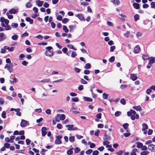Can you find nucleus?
I'll list each match as a JSON object with an SVG mask.
<instances>
[{"mask_svg":"<svg viewBox=\"0 0 155 155\" xmlns=\"http://www.w3.org/2000/svg\"><path fill=\"white\" fill-rule=\"evenodd\" d=\"M52 48L51 46H49L46 48V50L45 53L46 55L49 57H51L53 55V53L52 51L51 50Z\"/></svg>","mask_w":155,"mask_h":155,"instance_id":"f257e3e1","label":"nucleus"},{"mask_svg":"<svg viewBox=\"0 0 155 155\" xmlns=\"http://www.w3.org/2000/svg\"><path fill=\"white\" fill-rule=\"evenodd\" d=\"M65 116L64 114H58L55 117V119L56 121L59 122L60 120H64L65 119Z\"/></svg>","mask_w":155,"mask_h":155,"instance_id":"f03ea898","label":"nucleus"},{"mask_svg":"<svg viewBox=\"0 0 155 155\" xmlns=\"http://www.w3.org/2000/svg\"><path fill=\"white\" fill-rule=\"evenodd\" d=\"M13 65L12 64L10 63L9 64H6L4 67L5 68H7L10 73H11L12 71V68Z\"/></svg>","mask_w":155,"mask_h":155,"instance_id":"7ed1b4c3","label":"nucleus"},{"mask_svg":"<svg viewBox=\"0 0 155 155\" xmlns=\"http://www.w3.org/2000/svg\"><path fill=\"white\" fill-rule=\"evenodd\" d=\"M62 138L61 136H58L56 137V139L54 143L57 144H59L62 143L61 139Z\"/></svg>","mask_w":155,"mask_h":155,"instance_id":"20e7f679","label":"nucleus"},{"mask_svg":"<svg viewBox=\"0 0 155 155\" xmlns=\"http://www.w3.org/2000/svg\"><path fill=\"white\" fill-rule=\"evenodd\" d=\"M66 127H68V128L67 130H77L78 128L76 127H73L74 126L72 124L71 125H65Z\"/></svg>","mask_w":155,"mask_h":155,"instance_id":"39448f33","label":"nucleus"},{"mask_svg":"<svg viewBox=\"0 0 155 155\" xmlns=\"http://www.w3.org/2000/svg\"><path fill=\"white\" fill-rule=\"evenodd\" d=\"M142 130L143 131V134H145L147 132V130L148 129V126L146 124L143 123L142 124Z\"/></svg>","mask_w":155,"mask_h":155,"instance_id":"423d86ee","label":"nucleus"},{"mask_svg":"<svg viewBox=\"0 0 155 155\" xmlns=\"http://www.w3.org/2000/svg\"><path fill=\"white\" fill-rule=\"evenodd\" d=\"M148 149L152 152L155 151V145L154 144H150L149 145Z\"/></svg>","mask_w":155,"mask_h":155,"instance_id":"0eeeda50","label":"nucleus"},{"mask_svg":"<svg viewBox=\"0 0 155 155\" xmlns=\"http://www.w3.org/2000/svg\"><path fill=\"white\" fill-rule=\"evenodd\" d=\"M130 78L133 81H135L137 78V75L134 74H131L130 75Z\"/></svg>","mask_w":155,"mask_h":155,"instance_id":"6e6552de","label":"nucleus"},{"mask_svg":"<svg viewBox=\"0 0 155 155\" xmlns=\"http://www.w3.org/2000/svg\"><path fill=\"white\" fill-rule=\"evenodd\" d=\"M148 60L149 61V64H151L154 63V62H155V58L151 57L148 58Z\"/></svg>","mask_w":155,"mask_h":155,"instance_id":"1a4fd4ad","label":"nucleus"},{"mask_svg":"<svg viewBox=\"0 0 155 155\" xmlns=\"http://www.w3.org/2000/svg\"><path fill=\"white\" fill-rule=\"evenodd\" d=\"M27 123V121L25 120L22 119L20 124V125L22 127H25Z\"/></svg>","mask_w":155,"mask_h":155,"instance_id":"9d476101","label":"nucleus"},{"mask_svg":"<svg viewBox=\"0 0 155 155\" xmlns=\"http://www.w3.org/2000/svg\"><path fill=\"white\" fill-rule=\"evenodd\" d=\"M81 21L85 20L82 14H78L76 16Z\"/></svg>","mask_w":155,"mask_h":155,"instance_id":"9b49d317","label":"nucleus"},{"mask_svg":"<svg viewBox=\"0 0 155 155\" xmlns=\"http://www.w3.org/2000/svg\"><path fill=\"white\" fill-rule=\"evenodd\" d=\"M47 129L45 127H43L41 129L42 135V136H45L47 133L46 131Z\"/></svg>","mask_w":155,"mask_h":155,"instance_id":"f8f14e48","label":"nucleus"},{"mask_svg":"<svg viewBox=\"0 0 155 155\" xmlns=\"http://www.w3.org/2000/svg\"><path fill=\"white\" fill-rule=\"evenodd\" d=\"M140 50V48L139 45L136 46L134 50V52L135 53H138Z\"/></svg>","mask_w":155,"mask_h":155,"instance_id":"ddd939ff","label":"nucleus"},{"mask_svg":"<svg viewBox=\"0 0 155 155\" xmlns=\"http://www.w3.org/2000/svg\"><path fill=\"white\" fill-rule=\"evenodd\" d=\"M6 38V37L3 33H0V41H2Z\"/></svg>","mask_w":155,"mask_h":155,"instance_id":"4468645a","label":"nucleus"},{"mask_svg":"<svg viewBox=\"0 0 155 155\" xmlns=\"http://www.w3.org/2000/svg\"><path fill=\"white\" fill-rule=\"evenodd\" d=\"M133 108L136 110H137L141 111L142 110V109L141 108L140 106H134Z\"/></svg>","mask_w":155,"mask_h":155,"instance_id":"2eb2a0df","label":"nucleus"},{"mask_svg":"<svg viewBox=\"0 0 155 155\" xmlns=\"http://www.w3.org/2000/svg\"><path fill=\"white\" fill-rule=\"evenodd\" d=\"M109 142L107 140L104 141L103 143V145L104 146H106V147H111L110 145H109Z\"/></svg>","mask_w":155,"mask_h":155,"instance_id":"dca6fc26","label":"nucleus"},{"mask_svg":"<svg viewBox=\"0 0 155 155\" xmlns=\"http://www.w3.org/2000/svg\"><path fill=\"white\" fill-rule=\"evenodd\" d=\"M133 5L134 8L138 9L140 8L139 5V4L134 2L133 3Z\"/></svg>","mask_w":155,"mask_h":155,"instance_id":"f3484780","label":"nucleus"},{"mask_svg":"<svg viewBox=\"0 0 155 155\" xmlns=\"http://www.w3.org/2000/svg\"><path fill=\"white\" fill-rule=\"evenodd\" d=\"M18 12V10L14 9H12L9 11V13L10 14H15Z\"/></svg>","mask_w":155,"mask_h":155,"instance_id":"a211bd4d","label":"nucleus"},{"mask_svg":"<svg viewBox=\"0 0 155 155\" xmlns=\"http://www.w3.org/2000/svg\"><path fill=\"white\" fill-rule=\"evenodd\" d=\"M83 99L85 101L90 102H92V99L91 98L87 97H84Z\"/></svg>","mask_w":155,"mask_h":155,"instance_id":"6ab92c4d","label":"nucleus"},{"mask_svg":"<svg viewBox=\"0 0 155 155\" xmlns=\"http://www.w3.org/2000/svg\"><path fill=\"white\" fill-rule=\"evenodd\" d=\"M137 149L136 148L133 149L130 153V155H137L136 153L137 152Z\"/></svg>","mask_w":155,"mask_h":155,"instance_id":"aec40b11","label":"nucleus"},{"mask_svg":"<svg viewBox=\"0 0 155 155\" xmlns=\"http://www.w3.org/2000/svg\"><path fill=\"white\" fill-rule=\"evenodd\" d=\"M26 21H27L29 22L30 24H32L33 23V20L32 19H31L30 17H27L25 19Z\"/></svg>","mask_w":155,"mask_h":155,"instance_id":"412c9836","label":"nucleus"},{"mask_svg":"<svg viewBox=\"0 0 155 155\" xmlns=\"http://www.w3.org/2000/svg\"><path fill=\"white\" fill-rule=\"evenodd\" d=\"M67 47L69 48L72 49L74 50H76L77 49L74 47L72 45L68 44L67 45Z\"/></svg>","mask_w":155,"mask_h":155,"instance_id":"4be33fe9","label":"nucleus"},{"mask_svg":"<svg viewBox=\"0 0 155 155\" xmlns=\"http://www.w3.org/2000/svg\"><path fill=\"white\" fill-rule=\"evenodd\" d=\"M63 29L66 33H68L69 31V30L66 26L63 25Z\"/></svg>","mask_w":155,"mask_h":155,"instance_id":"5701e85b","label":"nucleus"},{"mask_svg":"<svg viewBox=\"0 0 155 155\" xmlns=\"http://www.w3.org/2000/svg\"><path fill=\"white\" fill-rule=\"evenodd\" d=\"M74 149V148L72 147L70 149L67 151V154L69 155H71L73 153L72 150Z\"/></svg>","mask_w":155,"mask_h":155,"instance_id":"b1692460","label":"nucleus"},{"mask_svg":"<svg viewBox=\"0 0 155 155\" xmlns=\"http://www.w3.org/2000/svg\"><path fill=\"white\" fill-rule=\"evenodd\" d=\"M63 52L67 55H68V53H67L68 49L66 48H64L62 50Z\"/></svg>","mask_w":155,"mask_h":155,"instance_id":"393cba45","label":"nucleus"},{"mask_svg":"<svg viewBox=\"0 0 155 155\" xmlns=\"http://www.w3.org/2000/svg\"><path fill=\"white\" fill-rule=\"evenodd\" d=\"M134 19L136 21L139 19V15L137 14H135L134 16Z\"/></svg>","mask_w":155,"mask_h":155,"instance_id":"a878e982","label":"nucleus"},{"mask_svg":"<svg viewBox=\"0 0 155 155\" xmlns=\"http://www.w3.org/2000/svg\"><path fill=\"white\" fill-rule=\"evenodd\" d=\"M149 152L148 151H145L142 152L140 153V155H148Z\"/></svg>","mask_w":155,"mask_h":155,"instance_id":"bb28decb","label":"nucleus"},{"mask_svg":"<svg viewBox=\"0 0 155 155\" xmlns=\"http://www.w3.org/2000/svg\"><path fill=\"white\" fill-rule=\"evenodd\" d=\"M91 67V65L89 63L86 64L84 67V68L86 69H89Z\"/></svg>","mask_w":155,"mask_h":155,"instance_id":"cd10ccee","label":"nucleus"},{"mask_svg":"<svg viewBox=\"0 0 155 155\" xmlns=\"http://www.w3.org/2000/svg\"><path fill=\"white\" fill-rule=\"evenodd\" d=\"M11 25L12 27L13 28H16L18 27V24L17 23H12Z\"/></svg>","mask_w":155,"mask_h":155,"instance_id":"c85d7f7f","label":"nucleus"},{"mask_svg":"<svg viewBox=\"0 0 155 155\" xmlns=\"http://www.w3.org/2000/svg\"><path fill=\"white\" fill-rule=\"evenodd\" d=\"M18 38V36L17 35H14L12 37V39L13 40H16Z\"/></svg>","mask_w":155,"mask_h":155,"instance_id":"c756f323","label":"nucleus"},{"mask_svg":"<svg viewBox=\"0 0 155 155\" xmlns=\"http://www.w3.org/2000/svg\"><path fill=\"white\" fill-rule=\"evenodd\" d=\"M69 20V19L67 18H64L62 20V22L63 23L65 24L68 22Z\"/></svg>","mask_w":155,"mask_h":155,"instance_id":"7c9ffc66","label":"nucleus"},{"mask_svg":"<svg viewBox=\"0 0 155 155\" xmlns=\"http://www.w3.org/2000/svg\"><path fill=\"white\" fill-rule=\"evenodd\" d=\"M136 143L137 144V147L138 148H141L143 146V144L139 142H137Z\"/></svg>","mask_w":155,"mask_h":155,"instance_id":"2f4dec72","label":"nucleus"},{"mask_svg":"<svg viewBox=\"0 0 155 155\" xmlns=\"http://www.w3.org/2000/svg\"><path fill=\"white\" fill-rule=\"evenodd\" d=\"M6 25H5V29L6 30H10L11 28L10 26L8 24Z\"/></svg>","mask_w":155,"mask_h":155,"instance_id":"473e14b6","label":"nucleus"},{"mask_svg":"<svg viewBox=\"0 0 155 155\" xmlns=\"http://www.w3.org/2000/svg\"><path fill=\"white\" fill-rule=\"evenodd\" d=\"M32 6V4L30 2L27 3L26 5V7L27 8H29L31 7Z\"/></svg>","mask_w":155,"mask_h":155,"instance_id":"72a5a7b5","label":"nucleus"},{"mask_svg":"<svg viewBox=\"0 0 155 155\" xmlns=\"http://www.w3.org/2000/svg\"><path fill=\"white\" fill-rule=\"evenodd\" d=\"M77 55V54L76 52L74 51L72 52L71 57L72 58H74Z\"/></svg>","mask_w":155,"mask_h":155,"instance_id":"f704fd0d","label":"nucleus"},{"mask_svg":"<svg viewBox=\"0 0 155 155\" xmlns=\"http://www.w3.org/2000/svg\"><path fill=\"white\" fill-rule=\"evenodd\" d=\"M108 96V95L105 93H104L103 94V97L104 99H106L107 98Z\"/></svg>","mask_w":155,"mask_h":155,"instance_id":"c9c22d12","label":"nucleus"},{"mask_svg":"<svg viewBox=\"0 0 155 155\" xmlns=\"http://www.w3.org/2000/svg\"><path fill=\"white\" fill-rule=\"evenodd\" d=\"M121 114V112L119 111H117L115 113V115L116 117H118Z\"/></svg>","mask_w":155,"mask_h":155,"instance_id":"e433bc0d","label":"nucleus"},{"mask_svg":"<svg viewBox=\"0 0 155 155\" xmlns=\"http://www.w3.org/2000/svg\"><path fill=\"white\" fill-rule=\"evenodd\" d=\"M130 32L129 31H127L124 35V36L126 38H128L129 36Z\"/></svg>","mask_w":155,"mask_h":155,"instance_id":"4c0bfd02","label":"nucleus"},{"mask_svg":"<svg viewBox=\"0 0 155 155\" xmlns=\"http://www.w3.org/2000/svg\"><path fill=\"white\" fill-rule=\"evenodd\" d=\"M72 100L73 102H77L78 101L79 99L77 97H74L72 98Z\"/></svg>","mask_w":155,"mask_h":155,"instance_id":"58836bf2","label":"nucleus"},{"mask_svg":"<svg viewBox=\"0 0 155 155\" xmlns=\"http://www.w3.org/2000/svg\"><path fill=\"white\" fill-rule=\"evenodd\" d=\"M128 86V85L127 84H123L121 85L120 86V88L122 89H124L127 87Z\"/></svg>","mask_w":155,"mask_h":155,"instance_id":"ea45409f","label":"nucleus"},{"mask_svg":"<svg viewBox=\"0 0 155 155\" xmlns=\"http://www.w3.org/2000/svg\"><path fill=\"white\" fill-rule=\"evenodd\" d=\"M80 150V149L78 147H76L74 150V151L75 153H78Z\"/></svg>","mask_w":155,"mask_h":155,"instance_id":"a19ab883","label":"nucleus"},{"mask_svg":"<svg viewBox=\"0 0 155 155\" xmlns=\"http://www.w3.org/2000/svg\"><path fill=\"white\" fill-rule=\"evenodd\" d=\"M115 57L114 56L111 57L109 59V61L110 62H113L114 61Z\"/></svg>","mask_w":155,"mask_h":155,"instance_id":"79ce46f5","label":"nucleus"},{"mask_svg":"<svg viewBox=\"0 0 155 155\" xmlns=\"http://www.w3.org/2000/svg\"><path fill=\"white\" fill-rule=\"evenodd\" d=\"M80 82H81L84 84H86L87 83V82L85 81L84 79L81 78L80 80Z\"/></svg>","mask_w":155,"mask_h":155,"instance_id":"37998d69","label":"nucleus"},{"mask_svg":"<svg viewBox=\"0 0 155 155\" xmlns=\"http://www.w3.org/2000/svg\"><path fill=\"white\" fill-rule=\"evenodd\" d=\"M74 70L77 73H79L80 71V70L77 67L74 68Z\"/></svg>","mask_w":155,"mask_h":155,"instance_id":"c03bdc74","label":"nucleus"},{"mask_svg":"<svg viewBox=\"0 0 155 155\" xmlns=\"http://www.w3.org/2000/svg\"><path fill=\"white\" fill-rule=\"evenodd\" d=\"M69 140L71 142L74 141V136H71L69 137Z\"/></svg>","mask_w":155,"mask_h":155,"instance_id":"a18cd8bd","label":"nucleus"},{"mask_svg":"<svg viewBox=\"0 0 155 155\" xmlns=\"http://www.w3.org/2000/svg\"><path fill=\"white\" fill-rule=\"evenodd\" d=\"M76 27V26L75 25H70L69 26V28L70 29V31H71L73 30L74 28H75Z\"/></svg>","mask_w":155,"mask_h":155,"instance_id":"49530a36","label":"nucleus"},{"mask_svg":"<svg viewBox=\"0 0 155 155\" xmlns=\"http://www.w3.org/2000/svg\"><path fill=\"white\" fill-rule=\"evenodd\" d=\"M50 81V79L49 78L45 79L43 80H42L40 81L41 82H49Z\"/></svg>","mask_w":155,"mask_h":155,"instance_id":"de8ad7c7","label":"nucleus"},{"mask_svg":"<svg viewBox=\"0 0 155 155\" xmlns=\"http://www.w3.org/2000/svg\"><path fill=\"white\" fill-rule=\"evenodd\" d=\"M5 141L7 142L12 143L13 141H10L9 138L8 137H6L5 139Z\"/></svg>","mask_w":155,"mask_h":155,"instance_id":"09e8293b","label":"nucleus"},{"mask_svg":"<svg viewBox=\"0 0 155 155\" xmlns=\"http://www.w3.org/2000/svg\"><path fill=\"white\" fill-rule=\"evenodd\" d=\"M2 117L3 118H6V113L5 111H3L2 114Z\"/></svg>","mask_w":155,"mask_h":155,"instance_id":"8fccbe9b","label":"nucleus"},{"mask_svg":"<svg viewBox=\"0 0 155 155\" xmlns=\"http://www.w3.org/2000/svg\"><path fill=\"white\" fill-rule=\"evenodd\" d=\"M47 151V150L42 149L40 153L42 155H44L45 154V152Z\"/></svg>","mask_w":155,"mask_h":155,"instance_id":"3c124183","label":"nucleus"},{"mask_svg":"<svg viewBox=\"0 0 155 155\" xmlns=\"http://www.w3.org/2000/svg\"><path fill=\"white\" fill-rule=\"evenodd\" d=\"M57 127L58 129H61L62 127V126L61 124H58L57 125Z\"/></svg>","mask_w":155,"mask_h":155,"instance_id":"603ef678","label":"nucleus"},{"mask_svg":"<svg viewBox=\"0 0 155 155\" xmlns=\"http://www.w3.org/2000/svg\"><path fill=\"white\" fill-rule=\"evenodd\" d=\"M92 152V150L91 149H89L86 152V153L87 154H91Z\"/></svg>","mask_w":155,"mask_h":155,"instance_id":"864d4df0","label":"nucleus"},{"mask_svg":"<svg viewBox=\"0 0 155 155\" xmlns=\"http://www.w3.org/2000/svg\"><path fill=\"white\" fill-rule=\"evenodd\" d=\"M120 102L121 104L123 105H124L126 104V101L124 99H122L120 101Z\"/></svg>","mask_w":155,"mask_h":155,"instance_id":"5fc2aeb1","label":"nucleus"},{"mask_svg":"<svg viewBox=\"0 0 155 155\" xmlns=\"http://www.w3.org/2000/svg\"><path fill=\"white\" fill-rule=\"evenodd\" d=\"M102 114L101 113H99L97 114L96 116V117L98 119H101V118Z\"/></svg>","mask_w":155,"mask_h":155,"instance_id":"6e6d98bb","label":"nucleus"},{"mask_svg":"<svg viewBox=\"0 0 155 155\" xmlns=\"http://www.w3.org/2000/svg\"><path fill=\"white\" fill-rule=\"evenodd\" d=\"M110 146H111L110 147H108V148L107 149L108 150H109L111 152H113L114 150V149L112 147L111 145H110Z\"/></svg>","mask_w":155,"mask_h":155,"instance_id":"4d7b16f0","label":"nucleus"},{"mask_svg":"<svg viewBox=\"0 0 155 155\" xmlns=\"http://www.w3.org/2000/svg\"><path fill=\"white\" fill-rule=\"evenodd\" d=\"M45 113L49 115L51 114V110L50 109H48L45 110Z\"/></svg>","mask_w":155,"mask_h":155,"instance_id":"13d9d810","label":"nucleus"},{"mask_svg":"<svg viewBox=\"0 0 155 155\" xmlns=\"http://www.w3.org/2000/svg\"><path fill=\"white\" fill-rule=\"evenodd\" d=\"M115 49V47L114 46H111L110 47V51L111 52H113Z\"/></svg>","mask_w":155,"mask_h":155,"instance_id":"bf43d9fd","label":"nucleus"},{"mask_svg":"<svg viewBox=\"0 0 155 155\" xmlns=\"http://www.w3.org/2000/svg\"><path fill=\"white\" fill-rule=\"evenodd\" d=\"M128 124L127 123L124 124L123 125V126L124 128L125 129H127V128L128 127Z\"/></svg>","mask_w":155,"mask_h":155,"instance_id":"052dcab7","label":"nucleus"},{"mask_svg":"<svg viewBox=\"0 0 155 155\" xmlns=\"http://www.w3.org/2000/svg\"><path fill=\"white\" fill-rule=\"evenodd\" d=\"M25 141H26V144L27 145H28L30 143L31 140H29L28 139H27Z\"/></svg>","mask_w":155,"mask_h":155,"instance_id":"680f3d73","label":"nucleus"},{"mask_svg":"<svg viewBox=\"0 0 155 155\" xmlns=\"http://www.w3.org/2000/svg\"><path fill=\"white\" fill-rule=\"evenodd\" d=\"M99 153V152L97 150H95L94 151L93 153H92V155H97Z\"/></svg>","mask_w":155,"mask_h":155,"instance_id":"e2e57ef3","label":"nucleus"},{"mask_svg":"<svg viewBox=\"0 0 155 155\" xmlns=\"http://www.w3.org/2000/svg\"><path fill=\"white\" fill-rule=\"evenodd\" d=\"M55 45L59 49H61L62 48V47L58 43H56Z\"/></svg>","mask_w":155,"mask_h":155,"instance_id":"0e129e2a","label":"nucleus"},{"mask_svg":"<svg viewBox=\"0 0 155 155\" xmlns=\"http://www.w3.org/2000/svg\"><path fill=\"white\" fill-rule=\"evenodd\" d=\"M78 89L79 91H82L84 87L82 85H80L78 87Z\"/></svg>","mask_w":155,"mask_h":155,"instance_id":"69168bd1","label":"nucleus"},{"mask_svg":"<svg viewBox=\"0 0 155 155\" xmlns=\"http://www.w3.org/2000/svg\"><path fill=\"white\" fill-rule=\"evenodd\" d=\"M21 64L22 65L24 66H26L28 64V62H26V61H23L22 62Z\"/></svg>","mask_w":155,"mask_h":155,"instance_id":"338daca9","label":"nucleus"},{"mask_svg":"<svg viewBox=\"0 0 155 155\" xmlns=\"http://www.w3.org/2000/svg\"><path fill=\"white\" fill-rule=\"evenodd\" d=\"M151 7L152 8H155V2H152L151 3Z\"/></svg>","mask_w":155,"mask_h":155,"instance_id":"774afa93","label":"nucleus"}]
</instances>
